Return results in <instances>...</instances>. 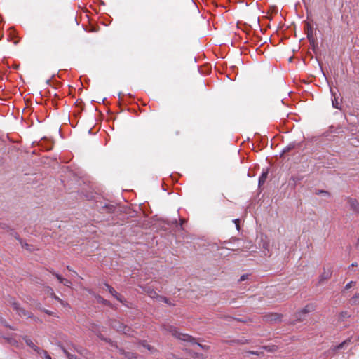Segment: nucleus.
Listing matches in <instances>:
<instances>
[{
  "mask_svg": "<svg viewBox=\"0 0 359 359\" xmlns=\"http://www.w3.org/2000/svg\"><path fill=\"white\" fill-rule=\"evenodd\" d=\"M123 354L125 355V357L128 358V359H132V358H137V354L134 353L125 352Z\"/></svg>",
  "mask_w": 359,
  "mask_h": 359,
  "instance_id": "25",
  "label": "nucleus"
},
{
  "mask_svg": "<svg viewBox=\"0 0 359 359\" xmlns=\"http://www.w3.org/2000/svg\"><path fill=\"white\" fill-rule=\"evenodd\" d=\"M268 172H263L262 175L259 178V186L261 187L263 185L267 178Z\"/></svg>",
  "mask_w": 359,
  "mask_h": 359,
  "instance_id": "20",
  "label": "nucleus"
},
{
  "mask_svg": "<svg viewBox=\"0 0 359 359\" xmlns=\"http://www.w3.org/2000/svg\"><path fill=\"white\" fill-rule=\"evenodd\" d=\"M50 290H51V297L55 299V300H57L62 306H65L67 305H68L67 303H66L65 301H63L62 299H61L58 296H57L54 292H53V290L52 288H49Z\"/></svg>",
  "mask_w": 359,
  "mask_h": 359,
  "instance_id": "16",
  "label": "nucleus"
},
{
  "mask_svg": "<svg viewBox=\"0 0 359 359\" xmlns=\"http://www.w3.org/2000/svg\"><path fill=\"white\" fill-rule=\"evenodd\" d=\"M185 219H180V224H178L177 219H174L171 221L172 224H175L177 227L180 226V229H183L182 225L186 222Z\"/></svg>",
  "mask_w": 359,
  "mask_h": 359,
  "instance_id": "21",
  "label": "nucleus"
},
{
  "mask_svg": "<svg viewBox=\"0 0 359 359\" xmlns=\"http://www.w3.org/2000/svg\"><path fill=\"white\" fill-rule=\"evenodd\" d=\"M43 311L45 313L48 314V315H50V316H54V313H53V312H52V311H49V310H47V309H43Z\"/></svg>",
  "mask_w": 359,
  "mask_h": 359,
  "instance_id": "37",
  "label": "nucleus"
},
{
  "mask_svg": "<svg viewBox=\"0 0 359 359\" xmlns=\"http://www.w3.org/2000/svg\"><path fill=\"white\" fill-rule=\"evenodd\" d=\"M356 282L355 281H351L348 283H347L345 286V290H348L351 287H352L353 285H355Z\"/></svg>",
  "mask_w": 359,
  "mask_h": 359,
  "instance_id": "30",
  "label": "nucleus"
},
{
  "mask_svg": "<svg viewBox=\"0 0 359 359\" xmlns=\"http://www.w3.org/2000/svg\"><path fill=\"white\" fill-rule=\"evenodd\" d=\"M245 343H247V341H245V342H244V341H243V342H241V344H245Z\"/></svg>",
  "mask_w": 359,
  "mask_h": 359,
  "instance_id": "45",
  "label": "nucleus"
},
{
  "mask_svg": "<svg viewBox=\"0 0 359 359\" xmlns=\"http://www.w3.org/2000/svg\"><path fill=\"white\" fill-rule=\"evenodd\" d=\"M301 147V143H297V142H291L290 143L287 147H285L283 150L282 154H287L292 150L299 149Z\"/></svg>",
  "mask_w": 359,
  "mask_h": 359,
  "instance_id": "9",
  "label": "nucleus"
},
{
  "mask_svg": "<svg viewBox=\"0 0 359 359\" xmlns=\"http://www.w3.org/2000/svg\"><path fill=\"white\" fill-rule=\"evenodd\" d=\"M191 344H197L199 347H201V348L205 349V350H207V349H208V346H206V345H202V344H201L198 343V342L196 341V339H195V343H194V342H191Z\"/></svg>",
  "mask_w": 359,
  "mask_h": 359,
  "instance_id": "31",
  "label": "nucleus"
},
{
  "mask_svg": "<svg viewBox=\"0 0 359 359\" xmlns=\"http://www.w3.org/2000/svg\"><path fill=\"white\" fill-rule=\"evenodd\" d=\"M18 41H17V40L13 41V43L15 44V45L18 44Z\"/></svg>",
  "mask_w": 359,
  "mask_h": 359,
  "instance_id": "44",
  "label": "nucleus"
},
{
  "mask_svg": "<svg viewBox=\"0 0 359 359\" xmlns=\"http://www.w3.org/2000/svg\"><path fill=\"white\" fill-rule=\"evenodd\" d=\"M356 247H359V236L356 242Z\"/></svg>",
  "mask_w": 359,
  "mask_h": 359,
  "instance_id": "42",
  "label": "nucleus"
},
{
  "mask_svg": "<svg viewBox=\"0 0 359 359\" xmlns=\"http://www.w3.org/2000/svg\"><path fill=\"white\" fill-rule=\"evenodd\" d=\"M316 194H318V195L322 194V195H324V196H329V194H330L328 191H325V190H318V191H316Z\"/></svg>",
  "mask_w": 359,
  "mask_h": 359,
  "instance_id": "32",
  "label": "nucleus"
},
{
  "mask_svg": "<svg viewBox=\"0 0 359 359\" xmlns=\"http://www.w3.org/2000/svg\"><path fill=\"white\" fill-rule=\"evenodd\" d=\"M95 298L97 301V302L99 303H101L105 306H110L111 308H113V306L112 304L110 303L109 301L107 300V299H104L102 297H101L100 295H96L95 296Z\"/></svg>",
  "mask_w": 359,
  "mask_h": 359,
  "instance_id": "15",
  "label": "nucleus"
},
{
  "mask_svg": "<svg viewBox=\"0 0 359 359\" xmlns=\"http://www.w3.org/2000/svg\"><path fill=\"white\" fill-rule=\"evenodd\" d=\"M280 318H281V316L276 313H268V314H266L264 316V320L266 322H270V323L277 322V321H279L280 320Z\"/></svg>",
  "mask_w": 359,
  "mask_h": 359,
  "instance_id": "7",
  "label": "nucleus"
},
{
  "mask_svg": "<svg viewBox=\"0 0 359 359\" xmlns=\"http://www.w3.org/2000/svg\"><path fill=\"white\" fill-rule=\"evenodd\" d=\"M15 238L16 239H18V240L20 241V243L21 245H22L23 248H27V247H28V244H27V243H23V241H22V240L21 238H19V236H18V233H15Z\"/></svg>",
  "mask_w": 359,
  "mask_h": 359,
  "instance_id": "28",
  "label": "nucleus"
},
{
  "mask_svg": "<svg viewBox=\"0 0 359 359\" xmlns=\"http://www.w3.org/2000/svg\"><path fill=\"white\" fill-rule=\"evenodd\" d=\"M332 271L331 269L326 271L325 269H323V272L319 276L318 285H320L323 283L324 281L330 279L332 276Z\"/></svg>",
  "mask_w": 359,
  "mask_h": 359,
  "instance_id": "6",
  "label": "nucleus"
},
{
  "mask_svg": "<svg viewBox=\"0 0 359 359\" xmlns=\"http://www.w3.org/2000/svg\"><path fill=\"white\" fill-rule=\"evenodd\" d=\"M350 342H351V339H348L344 341L343 342H341V344H339V345L334 346L331 347L330 349H328L326 351L325 353L329 357H333L336 355L337 351L344 348V347L346 345H348V344H350Z\"/></svg>",
  "mask_w": 359,
  "mask_h": 359,
  "instance_id": "4",
  "label": "nucleus"
},
{
  "mask_svg": "<svg viewBox=\"0 0 359 359\" xmlns=\"http://www.w3.org/2000/svg\"><path fill=\"white\" fill-rule=\"evenodd\" d=\"M39 146L43 148L45 150L48 151L52 149L53 144L52 142H48L47 140H41L39 142Z\"/></svg>",
  "mask_w": 359,
  "mask_h": 359,
  "instance_id": "12",
  "label": "nucleus"
},
{
  "mask_svg": "<svg viewBox=\"0 0 359 359\" xmlns=\"http://www.w3.org/2000/svg\"><path fill=\"white\" fill-rule=\"evenodd\" d=\"M50 287H48V292L51 295V290H49Z\"/></svg>",
  "mask_w": 359,
  "mask_h": 359,
  "instance_id": "43",
  "label": "nucleus"
},
{
  "mask_svg": "<svg viewBox=\"0 0 359 359\" xmlns=\"http://www.w3.org/2000/svg\"><path fill=\"white\" fill-rule=\"evenodd\" d=\"M7 342L13 346H15V347H19L20 345H19V342L18 341V340L14 338V337H8V338H6Z\"/></svg>",
  "mask_w": 359,
  "mask_h": 359,
  "instance_id": "17",
  "label": "nucleus"
},
{
  "mask_svg": "<svg viewBox=\"0 0 359 359\" xmlns=\"http://www.w3.org/2000/svg\"><path fill=\"white\" fill-rule=\"evenodd\" d=\"M233 222L235 223L236 229L239 231L240 230V224H239L240 221H239V219H236Z\"/></svg>",
  "mask_w": 359,
  "mask_h": 359,
  "instance_id": "36",
  "label": "nucleus"
},
{
  "mask_svg": "<svg viewBox=\"0 0 359 359\" xmlns=\"http://www.w3.org/2000/svg\"><path fill=\"white\" fill-rule=\"evenodd\" d=\"M248 278V276L247 275H243L241 278H240V280L243 281V280H245Z\"/></svg>",
  "mask_w": 359,
  "mask_h": 359,
  "instance_id": "39",
  "label": "nucleus"
},
{
  "mask_svg": "<svg viewBox=\"0 0 359 359\" xmlns=\"http://www.w3.org/2000/svg\"><path fill=\"white\" fill-rule=\"evenodd\" d=\"M37 354H39L41 357H44L45 359H52V358L48 353V352L43 349L40 348V350H39Z\"/></svg>",
  "mask_w": 359,
  "mask_h": 359,
  "instance_id": "19",
  "label": "nucleus"
},
{
  "mask_svg": "<svg viewBox=\"0 0 359 359\" xmlns=\"http://www.w3.org/2000/svg\"><path fill=\"white\" fill-rule=\"evenodd\" d=\"M98 337H100V339H102V340H104V341H108V342H110V341H111V340H110V339H106V338H104V337L101 334H100L98 335Z\"/></svg>",
  "mask_w": 359,
  "mask_h": 359,
  "instance_id": "38",
  "label": "nucleus"
},
{
  "mask_svg": "<svg viewBox=\"0 0 359 359\" xmlns=\"http://www.w3.org/2000/svg\"><path fill=\"white\" fill-rule=\"evenodd\" d=\"M158 299L161 301H163V302H165V304H170V305H172V304L170 303L169 299H168L167 297H163V296H158Z\"/></svg>",
  "mask_w": 359,
  "mask_h": 359,
  "instance_id": "27",
  "label": "nucleus"
},
{
  "mask_svg": "<svg viewBox=\"0 0 359 359\" xmlns=\"http://www.w3.org/2000/svg\"><path fill=\"white\" fill-rule=\"evenodd\" d=\"M314 310V306L313 304H308L306 305L304 309H302L298 313H297V320H301V316H301L302 314H306V313H308Z\"/></svg>",
  "mask_w": 359,
  "mask_h": 359,
  "instance_id": "10",
  "label": "nucleus"
},
{
  "mask_svg": "<svg viewBox=\"0 0 359 359\" xmlns=\"http://www.w3.org/2000/svg\"><path fill=\"white\" fill-rule=\"evenodd\" d=\"M110 326L118 332H122L125 334H130V327L125 325L119 320L112 319L110 320Z\"/></svg>",
  "mask_w": 359,
  "mask_h": 359,
  "instance_id": "2",
  "label": "nucleus"
},
{
  "mask_svg": "<svg viewBox=\"0 0 359 359\" xmlns=\"http://www.w3.org/2000/svg\"><path fill=\"white\" fill-rule=\"evenodd\" d=\"M247 354H252V355H259L260 354H262L263 353L261 352H258V351H249L248 352H246Z\"/></svg>",
  "mask_w": 359,
  "mask_h": 359,
  "instance_id": "35",
  "label": "nucleus"
},
{
  "mask_svg": "<svg viewBox=\"0 0 359 359\" xmlns=\"http://www.w3.org/2000/svg\"><path fill=\"white\" fill-rule=\"evenodd\" d=\"M104 287L103 289L107 290L109 291V292L118 301L120 302H123L122 297L109 284L104 283Z\"/></svg>",
  "mask_w": 359,
  "mask_h": 359,
  "instance_id": "8",
  "label": "nucleus"
},
{
  "mask_svg": "<svg viewBox=\"0 0 359 359\" xmlns=\"http://www.w3.org/2000/svg\"><path fill=\"white\" fill-rule=\"evenodd\" d=\"M23 340L25 341L26 344L32 348L35 352L38 353L39 350H40V348L36 346L27 336L23 337Z\"/></svg>",
  "mask_w": 359,
  "mask_h": 359,
  "instance_id": "11",
  "label": "nucleus"
},
{
  "mask_svg": "<svg viewBox=\"0 0 359 359\" xmlns=\"http://www.w3.org/2000/svg\"><path fill=\"white\" fill-rule=\"evenodd\" d=\"M11 304L13 309L15 311H16V312L18 313V314L20 316L25 318H34L33 314L31 312L27 311L25 309H24L23 308L20 307V305L18 302L14 301L13 302H11Z\"/></svg>",
  "mask_w": 359,
  "mask_h": 359,
  "instance_id": "3",
  "label": "nucleus"
},
{
  "mask_svg": "<svg viewBox=\"0 0 359 359\" xmlns=\"http://www.w3.org/2000/svg\"><path fill=\"white\" fill-rule=\"evenodd\" d=\"M89 329L94 332L99 331L98 325L94 323L90 325Z\"/></svg>",
  "mask_w": 359,
  "mask_h": 359,
  "instance_id": "29",
  "label": "nucleus"
},
{
  "mask_svg": "<svg viewBox=\"0 0 359 359\" xmlns=\"http://www.w3.org/2000/svg\"><path fill=\"white\" fill-rule=\"evenodd\" d=\"M163 328L164 330H165L168 332H170L172 334V336L176 337L177 339H179L184 341L187 342H194L195 343V338L192 336L188 334H184L180 332L177 329L170 325H163Z\"/></svg>",
  "mask_w": 359,
  "mask_h": 359,
  "instance_id": "1",
  "label": "nucleus"
},
{
  "mask_svg": "<svg viewBox=\"0 0 359 359\" xmlns=\"http://www.w3.org/2000/svg\"><path fill=\"white\" fill-rule=\"evenodd\" d=\"M307 38H308L310 43L311 45L314 46L315 39L313 36V29L309 25H308Z\"/></svg>",
  "mask_w": 359,
  "mask_h": 359,
  "instance_id": "14",
  "label": "nucleus"
},
{
  "mask_svg": "<svg viewBox=\"0 0 359 359\" xmlns=\"http://www.w3.org/2000/svg\"><path fill=\"white\" fill-rule=\"evenodd\" d=\"M53 276H55L57 279L59 280V282L60 283H62V281L64 280L65 278H63L60 275H59L58 273H55V271H49Z\"/></svg>",
  "mask_w": 359,
  "mask_h": 359,
  "instance_id": "26",
  "label": "nucleus"
},
{
  "mask_svg": "<svg viewBox=\"0 0 359 359\" xmlns=\"http://www.w3.org/2000/svg\"><path fill=\"white\" fill-rule=\"evenodd\" d=\"M332 95L334 97V98L332 100L333 107L335 108V109H341L340 103L338 101V98L336 97L335 94L333 93V92H332Z\"/></svg>",
  "mask_w": 359,
  "mask_h": 359,
  "instance_id": "18",
  "label": "nucleus"
},
{
  "mask_svg": "<svg viewBox=\"0 0 359 359\" xmlns=\"http://www.w3.org/2000/svg\"><path fill=\"white\" fill-rule=\"evenodd\" d=\"M65 286H67V287H70L71 285H72V283L70 280H67V279H64V280L62 281V283Z\"/></svg>",
  "mask_w": 359,
  "mask_h": 359,
  "instance_id": "33",
  "label": "nucleus"
},
{
  "mask_svg": "<svg viewBox=\"0 0 359 359\" xmlns=\"http://www.w3.org/2000/svg\"><path fill=\"white\" fill-rule=\"evenodd\" d=\"M59 347L61 348V350L63 351V353L65 354V355L67 357L68 359H79L76 355L70 353L68 350L63 346L61 344H58Z\"/></svg>",
  "mask_w": 359,
  "mask_h": 359,
  "instance_id": "13",
  "label": "nucleus"
},
{
  "mask_svg": "<svg viewBox=\"0 0 359 359\" xmlns=\"http://www.w3.org/2000/svg\"><path fill=\"white\" fill-rule=\"evenodd\" d=\"M347 203L348 204L350 209L356 215H359V203L355 198H347Z\"/></svg>",
  "mask_w": 359,
  "mask_h": 359,
  "instance_id": "5",
  "label": "nucleus"
},
{
  "mask_svg": "<svg viewBox=\"0 0 359 359\" xmlns=\"http://www.w3.org/2000/svg\"><path fill=\"white\" fill-rule=\"evenodd\" d=\"M358 266L357 262H353V263H352V264H351V267H355V266Z\"/></svg>",
  "mask_w": 359,
  "mask_h": 359,
  "instance_id": "41",
  "label": "nucleus"
},
{
  "mask_svg": "<svg viewBox=\"0 0 359 359\" xmlns=\"http://www.w3.org/2000/svg\"><path fill=\"white\" fill-rule=\"evenodd\" d=\"M140 344L142 345L143 347L146 348L147 349H148L149 351H153L154 350V347L148 344L146 341H140Z\"/></svg>",
  "mask_w": 359,
  "mask_h": 359,
  "instance_id": "23",
  "label": "nucleus"
},
{
  "mask_svg": "<svg viewBox=\"0 0 359 359\" xmlns=\"http://www.w3.org/2000/svg\"><path fill=\"white\" fill-rule=\"evenodd\" d=\"M359 294H355L351 299L350 303L351 305H356L358 303Z\"/></svg>",
  "mask_w": 359,
  "mask_h": 359,
  "instance_id": "24",
  "label": "nucleus"
},
{
  "mask_svg": "<svg viewBox=\"0 0 359 359\" xmlns=\"http://www.w3.org/2000/svg\"><path fill=\"white\" fill-rule=\"evenodd\" d=\"M187 352H188V353H189L191 356H192L193 358H198V357H199V354H198V353H196V352H193V351H188V350H187Z\"/></svg>",
  "mask_w": 359,
  "mask_h": 359,
  "instance_id": "34",
  "label": "nucleus"
},
{
  "mask_svg": "<svg viewBox=\"0 0 359 359\" xmlns=\"http://www.w3.org/2000/svg\"><path fill=\"white\" fill-rule=\"evenodd\" d=\"M72 346H73L74 350H76L77 352L81 353V351L79 348H78L76 346L72 345Z\"/></svg>",
  "mask_w": 359,
  "mask_h": 359,
  "instance_id": "40",
  "label": "nucleus"
},
{
  "mask_svg": "<svg viewBox=\"0 0 359 359\" xmlns=\"http://www.w3.org/2000/svg\"><path fill=\"white\" fill-rule=\"evenodd\" d=\"M146 292L149 294V296L151 298H158V294L156 293V291H154V290L151 289V288H148L147 290H145Z\"/></svg>",
  "mask_w": 359,
  "mask_h": 359,
  "instance_id": "22",
  "label": "nucleus"
}]
</instances>
